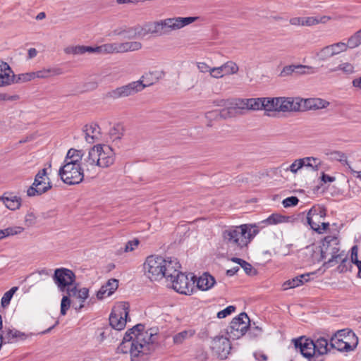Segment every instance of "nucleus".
Instances as JSON below:
<instances>
[{"label":"nucleus","mask_w":361,"mask_h":361,"mask_svg":"<svg viewBox=\"0 0 361 361\" xmlns=\"http://www.w3.org/2000/svg\"><path fill=\"white\" fill-rule=\"evenodd\" d=\"M257 233L255 226L243 224L227 228L223 231L221 237L228 249L237 252L246 247Z\"/></svg>","instance_id":"obj_4"},{"label":"nucleus","mask_w":361,"mask_h":361,"mask_svg":"<svg viewBox=\"0 0 361 361\" xmlns=\"http://www.w3.org/2000/svg\"><path fill=\"white\" fill-rule=\"evenodd\" d=\"M153 334L145 331L144 325L139 324L126 331L118 350L127 353L129 349L131 361H147L154 350Z\"/></svg>","instance_id":"obj_1"},{"label":"nucleus","mask_w":361,"mask_h":361,"mask_svg":"<svg viewBox=\"0 0 361 361\" xmlns=\"http://www.w3.org/2000/svg\"><path fill=\"white\" fill-rule=\"evenodd\" d=\"M286 217L279 214H272L263 222L269 225L277 224L279 223L284 222Z\"/></svg>","instance_id":"obj_45"},{"label":"nucleus","mask_w":361,"mask_h":361,"mask_svg":"<svg viewBox=\"0 0 361 361\" xmlns=\"http://www.w3.org/2000/svg\"><path fill=\"white\" fill-rule=\"evenodd\" d=\"M348 44L350 49L356 48L361 44V29L348 38Z\"/></svg>","instance_id":"obj_39"},{"label":"nucleus","mask_w":361,"mask_h":361,"mask_svg":"<svg viewBox=\"0 0 361 361\" xmlns=\"http://www.w3.org/2000/svg\"><path fill=\"white\" fill-rule=\"evenodd\" d=\"M24 228L21 226H12L4 229L6 237L13 236L21 233Z\"/></svg>","instance_id":"obj_48"},{"label":"nucleus","mask_w":361,"mask_h":361,"mask_svg":"<svg viewBox=\"0 0 361 361\" xmlns=\"http://www.w3.org/2000/svg\"><path fill=\"white\" fill-rule=\"evenodd\" d=\"M237 107L240 110H259L262 109L263 102L262 98H251V99H237Z\"/></svg>","instance_id":"obj_22"},{"label":"nucleus","mask_w":361,"mask_h":361,"mask_svg":"<svg viewBox=\"0 0 361 361\" xmlns=\"http://www.w3.org/2000/svg\"><path fill=\"white\" fill-rule=\"evenodd\" d=\"M357 253H358V248L357 245H354L351 248V259L350 260L352 262V264L357 265L359 264V262H361V260H358L357 258Z\"/></svg>","instance_id":"obj_55"},{"label":"nucleus","mask_w":361,"mask_h":361,"mask_svg":"<svg viewBox=\"0 0 361 361\" xmlns=\"http://www.w3.org/2000/svg\"><path fill=\"white\" fill-rule=\"evenodd\" d=\"M197 66L198 70L201 73H209L210 76L212 78H214V74H213L214 73L212 72V68H211L206 63H204V62H198L197 63Z\"/></svg>","instance_id":"obj_50"},{"label":"nucleus","mask_w":361,"mask_h":361,"mask_svg":"<svg viewBox=\"0 0 361 361\" xmlns=\"http://www.w3.org/2000/svg\"><path fill=\"white\" fill-rule=\"evenodd\" d=\"M235 310V307L233 305L228 306L224 310L219 311L217 313V317L219 319H223L226 317L228 315L231 314Z\"/></svg>","instance_id":"obj_52"},{"label":"nucleus","mask_w":361,"mask_h":361,"mask_svg":"<svg viewBox=\"0 0 361 361\" xmlns=\"http://www.w3.org/2000/svg\"><path fill=\"white\" fill-rule=\"evenodd\" d=\"M85 154L82 150H78L74 148L68 149L66 156L65 157L63 164H74V165H82V161Z\"/></svg>","instance_id":"obj_27"},{"label":"nucleus","mask_w":361,"mask_h":361,"mask_svg":"<svg viewBox=\"0 0 361 361\" xmlns=\"http://www.w3.org/2000/svg\"><path fill=\"white\" fill-rule=\"evenodd\" d=\"M338 71L350 74L354 72V66L350 63H343L337 66L329 68L330 72H336Z\"/></svg>","instance_id":"obj_40"},{"label":"nucleus","mask_w":361,"mask_h":361,"mask_svg":"<svg viewBox=\"0 0 361 361\" xmlns=\"http://www.w3.org/2000/svg\"><path fill=\"white\" fill-rule=\"evenodd\" d=\"M195 331L192 329H186L175 334L173 337V343L176 345L183 343L185 340L192 337Z\"/></svg>","instance_id":"obj_34"},{"label":"nucleus","mask_w":361,"mask_h":361,"mask_svg":"<svg viewBox=\"0 0 361 361\" xmlns=\"http://www.w3.org/2000/svg\"><path fill=\"white\" fill-rule=\"evenodd\" d=\"M295 348L299 349L303 357L310 359L314 355H323L329 351L328 341L320 337L316 341L301 336L293 339Z\"/></svg>","instance_id":"obj_6"},{"label":"nucleus","mask_w":361,"mask_h":361,"mask_svg":"<svg viewBox=\"0 0 361 361\" xmlns=\"http://www.w3.org/2000/svg\"><path fill=\"white\" fill-rule=\"evenodd\" d=\"M0 200L11 210L18 209L21 205V198L12 194H10L9 196L3 195L0 197Z\"/></svg>","instance_id":"obj_31"},{"label":"nucleus","mask_w":361,"mask_h":361,"mask_svg":"<svg viewBox=\"0 0 361 361\" xmlns=\"http://www.w3.org/2000/svg\"><path fill=\"white\" fill-rule=\"evenodd\" d=\"M3 343H14L18 340H24L26 336L24 333H22L16 329H7L3 331V334H1Z\"/></svg>","instance_id":"obj_29"},{"label":"nucleus","mask_w":361,"mask_h":361,"mask_svg":"<svg viewBox=\"0 0 361 361\" xmlns=\"http://www.w3.org/2000/svg\"><path fill=\"white\" fill-rule=\"evenodd\" d=\"M303 67H305L306 68L297 69L296 73H298V74H313V73H316V70L313 67L308 66H303Z\"/></svg>","instance_id":"obj_58"},{"label":"nucleus","mask_w":361,"mask_h":361,"mask_svg":"<svg viewBox=\"0 0 361 361\" xmlns=\"http://www.w3.org/2000/svg\"><path fill=\"white\" fill-rule=\"evenodd\" d=\"M51 187L47 169H42L36 174L32 185L27 190V195L29 197L40 195L47 192Z\"/></svg>","instance_id":"obj_14"},{"label":"nucleus","mask_w":361,"mask_h":361,"mask_svg":"<svg viewBox=\"0 0 361 361\" xmlns=\"http://www.w3.org/2000/svg\"><path fill=\"white\" fill-rule=\"evenodd\" d=\"M329 46L331 47L334 56L337 55L341 52L345 51L348 49V48H349L348 42L344 43L342 42L334 43Z\"/></svg>","instance_id":"obj_43"},{"label":"nucleus","mask_w":361,"mask_h":361,"mask_svg":"<svg viewBox=\"0 0 361 361\" xmlns=\"http://www.w3.org/2000/svg\"><path fill=\"white\" fill-rule=\"evenodd\" d=\"M238 99H221L215 101V105L218 106L224 107L219 111H212L206 113L207 118H215L220 117L221 118H228L235 116L236 114L240 113V109L237 107Z\"/></svg>","instance_id":"obj_11"},{"label":"nucleus","mask_w":361,"mask_h":361,"mask_svg":"<svg viewBox=\"0 0 361 361\" xmlns=\"http://www.w3.org/2000/svg\"><path fill=\"white\" fill-rule=\"evenodd\" d=\"M114 152L106 145H96L91 147L87 156L84 158L86 177L94 178L99 173V168H107L114 162Z\"/></svg>","instance_id":"obj_3"},{"label":"nucleus","mask_w":361,"mask_h":361,"mask_svg":"<svg viewBox=\"0 0 361 361\" xmlns=\"http://www.w3.org/2000/svg\"><path fill=\"white\" fill-rule=\"evenodd\" d=\"M152 74V73H149V74H146V75H142L141 79L139 80L131 82L126 85H123L109 91L106 93V97L112 99H117L134 95L143 90L145 87L153 85V82L144 83L145 79L147 78L148 75H151Z\"/></svg>","instance_id":"obj_8"},{"label":"nucleus","mask_w":361,"mask_h":361,"mask_svg":"<svg viewBox=\"0 0 361 361\" xmlns=\"http://www.w3.org/2000/svg\"><path fill=\"white\" fill-rule=\"evenodd\" d=\"M302 68H306L303 67V65L287 66L283 68V71H281V75L283 76L289 75L292 74L293 73H296L297 69H302Z\"/></svg>","instance_id":"obj_49"},{"label":"nucleus","mask_w":361,"mask_h":361,"mask_svg":"<svg viewBox=\"0 0 361 361\" xmlns=\"http://www.w3.org/2000/svg\"><path fill=\"white\" fill-rule=\"evenodd\" d=\"M339 240L335 235H327L322 240L321 245V259H326L329 256L328 261L324 264L328 267H333L338 264V259L341 258L344 253L343 252H339Z\"/></svg>","instance_id":"obj_7"},{"label":"nucleus","mask_w":361,"mask_h":361,"mask_svg":"<svg viewBox=\"0 0 361 361\" xmlns=\"http://www.w3.org/2000/svg\"><path fill=\"white\" fill-rule=\"evenodd\" d=\"M59 176L61 180L68 185L81 183L86 176L84 160L82 161V165L63 164L59 170Z\"/></svg>","instance_id":"obj_10"},{"label":"nucleus","mask_w":361,"mask_h":361,"mask_svg":"<svg viewBox=\"0 0 361 361\" xmlns=\"http://www.w3.org/2000/svg\"><path fill=\"white\" fill-rule=\"evenodd\" d=\"M302 285V281H300L299 276L286 281L283 284V287L284 290L289 288H293Z\"/></svg>","instance_id":"obj_47"},{"label":"nucleus","mask_w":361,"mask_h":361,"mask_svg":"<svg viewBox=\"0 0 361 361\" xmlns=\"http://www.w3.org/2000/svg\"><path fill=\"white\" fill-rule=\"evenodd\" d=\"M17 286L12 287L9 290L6 291L1 298V305L6 307L10 304L11 300L13 298L14 293L18 290Z\"/></svg>","instance_id":"obj_44"},{"label":"nucleus","mask_w":361,"mask_h":361,"mask_svg":"<svg viewBox=\"0 0 361 361\" xmlns=\"http://www.w3.org/2000/svg\"><path fill=\"white\" fill-rule=\"evenodd\" d=\"M64 51L68 54L80 55L86 52L97 54L118 53V42L104 44L92 47L89 46H71L65 48Z\"/></svg>","instance_id":"obj_12"},{"label":"nucleus","mask_w":361,"mask_h":361,"mask_svg":"<svg viewBox=\"0 0 361 361\" xmlns=\"http://www.w3.org/2000/svg\"><path fill=\"white\" fill-rule=\"evenodd\" d=\"M316 55L319 61H326L334 56L329 45L323 47L316 54Z\"/></svg>","instance_id":"obj_41"},{"label":"nucleus","mask_w":361,"mask_h":361,"mask_svg":"<svg viewBox=\"0 0 361 361\" xmlns=\"http://www.w3.org/2000/svg\"><path fill=\"white\" fill-rule=\"evenodd\" d=\"M215 279L209 273L205 272L197 281V286L202 290H207L215 284Z\"/></svg>","instance_id":"obj_30"},{"label":"nucleus","mask_w":361,"mask_h":361,"mask_svg":"<svg viewBox=\"0 0 361 361\" xmlns=\"http://www.w3.org/2000/svg\"><path fill=\"white\" fill-rule=\"evenodd\" d=\"M142 46L141 42L137 41L118 42V53L138 51Z\"/></svg>","instance_id":"obj_32"},{"label":"nucleus","mask_w":361,"mask_h":361,"mask_svg":"<svg viewBox=\"0 0 361 361\" xmlns=\"http://www.w3.org/2000/svg\"><path fill=\"white\" fill-rule=\"evenodd\" d=\"M180 268L176 267V271L172 276H169V279L166 280L172 283V288L176 292L190 295L192 293V283L189 281L188 276L179 271Z\"/></svg>","instance_id":"obj_18"},{"label":"nucleus","mask_w":361,"mask_h":361,"mask_svg":"<svg viewBox=\"0 0 361 361\" xmlns=\"http://www.w3.org/2000/svg\"><path fill=\"white\" fill-rule=\"evenodd\" d=\"M301 102L302 98L300 97H280L279 111H302Z\"/></svg>","instance_id":"obj_20"},{"label":"nucleus","mask_w":361,"mask_h":361,"mask_svg":"<svg viewBox=\"0 0 361 361\" xmlns=\"http://www.w3.org/2000/svg\"><path fill=\"white\" fill-rule=\"evenodd\" d=\"M290 23L293 25L304 26L303 17H295L290 19Z\"/></svg>","instance_id":"obj_59"},{"label":"nucleus","mask_w":361,"mask_h":361,"mask_svg":"<svg viewBox=\"0 0 361 361\" xmlns=\"http://www.w3.org/2000/svg\"><path fill=\"white\" fill-rule=\"evenodd\" d=\"M53 280L60 291H67L68 288H72L75 281V275L71 269L59 268L54 271Z\"/></svg>","instance_id":"obj_17"},{"label":"nucleus","mask_w":361,"mask_h":361,"mask_svg":"<svg viewBox=\"0 0 361 361\" xmlns=\"http://www.w3.org/2000/svg\"><path fill=\"white\" fill-rule=\"evenodd\" d=\"M326 216V211L324 209L319 207H312L307 214V223L310 226L311 228L319 234L323 233L329 227V223L322 222V225L314 222V219L318 222H320L322 219Z\"/></svg>","instance_id":"obj_16"},{"label":"nucleus","mask_w":361,"mask_h":361,"mask_svg":"<svg viewBox=\"0 0 361 361\" xmlns=\"http://www.w3.org/2000/svg\"><path fill=\"white\" fill-rule=\"evenodd\" d=\"M238 66L233 61H229L219 67H213L214 78H221L224 75H233L238 73Z\"/></svg>","instance_id":"obj_21"},{"label":"nucleus","mask_w":361,"mask_h":361,"mask_svg":"<svg viewBox=\"0 0 361 361\" xmlns=\"http://www.w3.org/2000/svg\"><path fill=\"white\" fill-rule=\"evenodd\" d=\"M68 294L63 295L61 302V314L66 315L67 310L70 308L71 300Z\"/></svg>","instance_id":"obj_46"},{"label":"nucleus","mask_w":361,"mask_h":361,"mask_svg":"<svg viewBox=\"0 0 361 361\" xmlns=\"http://www.w3.org/2000/svg\"><path fill=\"white\" fill-rule=\"evenodd\" d=\"M118 287V281L114 279H109L104 285H103L97 292V298L98 300L110 296Z\"/></svg>","instance_id":"obj_24"},{"label":"nucleus","mask_w":361,"mask_h":361,"mask_svg":"<svg viewBox=\"0 0 361 361\" xmlns=\"http://www.w3.org/2000/svg\"><path fill=\"white\" fill-rule=\"evenodd\" d=\"M139 240L137 239H134L133 240L128 241L124 247V252H128L133 251L139 245Z\"/></svg>","instance_id":"obj_53"},{"label":"nucleus","mask_w":361,"mask_h":361,"mask_svg":"<svg viewBox=\"0 0 361 361\" xmlns=\"http://www.w3.org/2000/svg\"><path fill=\"white\" fill-rule=\"evenodd\" d=\"M13 71L9 65L0 61V87H4L12 84Z\"/></svg>","instance_id":"obj_26"},{"label":"nucleus","mask_w":361,"mask_h":361,"mask_svg":"<svg viewBox=\"0 0 361 361\" xmlns=\"http://www.w3.org/2000/svg\"><path fill=\"white\" fill-rule=\"evenodd\" d=\"M299 200L295 196L288 197L283 200V205L285 208L293 207L298 204Z\"/></svg>","instance_id":"obj_51"},{"label":"nucleus","mask_w":361,"mask_h":361,"mask_svg":"<svg viewBox=\"0 0 361 361\" xmlns=\"http://www.w3.org/2000/svg\"><path fill=\"white\" fill-rule=\"evenodd\" d=\"M311 274H312L307 273V274L299 275V278H300V281H302V285L305 282H307V281H310V276Z\"/></svg>","instance_id":"obj_62"},{"label":"nucleus","mask_w":361,"mask_h":361,"mask_svg":"<svg viewBox=\"0 0 361 361\" xmlns=\"http://www.w3.org/2000/svg\"><path fill=\"white\" fill-rule=\"evenodd\" d=\"M240 267L248 275H255L256 274V271L253 269L252 266L245 260L242 261Z\"/></svg>","instance_id":"obj_54"},{"label":"nucleus","mask_w":361,"mask_h":361,"mask_svg":"<svg viewBox=\"0 0 361 361\" xmlns=\"http://www.w3.org/2000/svg\"><path fill=\"white\" fill-rule=\"evenodd\" d=\"M340 262V264L337 267V271L339 273H344L348 271L352 270L353 265L352 264V262H350L347 256L345 255L341 257L338 259V263Z\"/></svg>","instance_id":"obj_36"},{"label":"nucleus","mask_w":361,"mask_h":361,"mask_svg":"<svg viewBox=\"0 0 361 361\" xmlns=\"http://www.w3.org/2000/svg\"><path fill=\"white\" fill-rule=\"evenodd\" d=\"M85 140L88 143H93L99 140L100 135V128L97 123L85 125L83 128Z\"/></svg>","instance_id":"obj_28"},{"label":"nucleus","mask_w":361,"mask_h":361,"mask_svg":"<svg viewBox=\"0 0 361 361\" xmlns=\"http://www.w3.org/2000/svg\"><path fill=\"white\" fill-rule=\"evenodd\" d=\"M67 294H68L69 296L76 297L80 300V304L75 307L76 311H80L85 306L83 302L89 296V290L87 288L78 289L76 286H74L67 289Z\"/></svg>","instance_id":"obj_25"},{"label":"nucleus","mask_w":361,"mask_h":361,"mask_svg":"<svg viewBox=\"0 0 361 361\" xmlns=\"http://www.w3.org/2000/svg\"><path fill=\"white\" fill-rule=\"evenodd\" d=\"M302 111L310 109H319L326 108L329 102L320 98H302Z\"/></svg>","instance_id":"obj_23"},{"label":"nucleus","mask_w":361,"mask_h":361,"mask_svg":"<svg viewBox=\"0 0 361 361\" xmlns=\"http://www.w3.org/2000/svg\"><path fill=\"white\" fill-rule=\"evenodd\" d=\"M330 20H331V18L330 16H321V17H318V21H319V23H326L328 21H329Z\"/></svg>","instance_id":"obj_64"},{"label":"nucleus","mask_w":361,"mask_h":361,"mask_svg":"<svg viewBox=\"0 0 361 361\" xmlns=\"http://www.w3.org/2000/svg\"><path fill=\"white\" fill-rule=\"evenodd\" d=\"M303 158L295 159L288 168L285 170L286 171H289L291 173L295 174L298 171L301 169L305 166Z\"/></svg>","instance_id":"obj_42"},{"label":"nucleus","mask_w":361,"mask_h":361,"mask_svg":"<svg viewBox=\"0 0 361 361\" xmlns=\"http://www.w3.org/2000/svg\"><path fill=\"white\" fill-rule=\"evenodd\" d=\"M35 78H47L51 75H60L61 71L60 68H44L42 70L33 72Z\"/></svg>","instance_id":"obj_35"},{"label":"nucleus","mask_w":361,"mask_h":361,"mask_svg":"<svg viewBox=\"0 0 361 361\" xmlns=\"http://www.w3.org/2000/svg\"><path fill=\"white\" fill-rule=\"evenodd\" d=\"M304 26H312L319 24L318 17H303Z\"/></svg>","instance_id":"obj_57"},{"label":"nucleus","mask_w":361,"mask_h":361,"mask_svg":"<svg viewBox=\"0 0 361 361\" xmlns=\"http://www.w3.org/2000/svg\"><path fill=\"white\" fill-rule=\"evenodd\" d=\"M250 325V319L246 313L242 312L232 319L226 329V333L232 339H238L243 336Z\"/></svg>","instance_id":"obj_15"},{"label":"nucleus","mask_w":361,"mask_h":361,"mask_svg":"<svg viewBox=\"0 0 361 361\" xmlns=\"http://www.w3.org/2000/svg\"><path fill=\"white\" fill-rule=\"evenodd\" d=\"M129 312V304L126 302L117 303L112 309L109 316L111 326L118 331L123 329L126 325Z\"/></svg>","instance_id":"obj_13"},{"label":"nucleus","mask_w":361,"mask_h":361,"mask_svg":"<svg viewBox=\"0 0 361 361\" xmlns=\"http://www.w3.org/2000/svg\"><path fill=\"white\" fill-rule=\"evenodd\" d=\"M305 167L311 168L313 171H317L321 166L322 161L317 157H307L303 158Z\"/></svg>","instance_id":"obj_37"},{"label":"nucleus","mask_w":361,"mask_h":361,"mask_svg":"<svg viewBox=\"0 0 361 361\" xmlns=\"http://www.w3.org/2000/svg\"><path fill=\"white\" fill-rule=\"evenodd\" d=\"M353 86L361 90V76L358 78H355L352 81Z\"/></svg>","instance_id":"obj_63"},{"label":"nucleus","mask_w":361,"mask_h":361,"mask_svg":"<svg viewBox=\"0 0 361 361\" xmlns=\"http://www.w3.org/2000/svg\"><path fill=\"white\" fill-rule=\"evenodd\" d=\"M211 348L219 359L225 360L231 352V343L228 338L217 336L213 338Z\"/></svg>","instance_id":"obj_19"},{"label":"nucleus","mask_w":361,"mask_h":361,"mask_svg":"<svg viewBox=\"0 0 361 361\" xmlns=\"http://www.w3.org/2000/svg\"><path fill=\"white\" fill-rule=\"evenodd\" d=\"M357 343L358 339L355 334L348 329L338 331L330 341V346L341 352L353 350Z\"/></svg>","instance_id":"obj_9"},{"label":"nucleus","mask_w":361,"mask_h":361,"mask_svg":"<svg viewBox=\"0 0 361 361\" xmlns=\"http://www.w3.org/2000/svg\"><path fill=\"white\" fill-rule=\"evenodd\" d=\"M33 72L25 73L16 75H12V83H20L30 81L34 79Z\"/></svg>","instance_id":"obj_38"},{"label":"nucleus","mask_w":361,"mask_h":361,"mask_svg":"<svg viewBox=\"0 0 361 361\" xmlns=\"http://www.w3.org/2000/svg\"><path fill=\"white\" fill-rule=\"evenodd\" d=\"M96 334H97V341L99 343L103 342L106 338L105 331L104 330H102V329H98L97 331L96 332Z\"/></svg>","instance_id":"obj_60"},{"label":"nucleus","mask_w":361,"mask_h":361,"mask_svg":"<svg viewBox=\"0 0 361 361\" xmlns=\"http://www.w3.org/2000/svg\"><path fill=\"white\" fill-rule=\"evenodd\" d=\"M176 267H180L177 259H166L161 256H149L144 263L145 274L151 281H159L164 277L169 279L176 271Z\"/></svg>","instance_id":"obj_5"},{"label":"nucleus","mask_w":361,"mask_h":361,"mask_svg":"<svg viewBox=\"0 0 361 361\" xmlns=\"http://www.w3.org/2000/svg\"><path fill=\"white\" fill-rule=\"evenodd\" d=\"M197 19V17H176L135 26L128 30L129 37H145L151 33L158 36L179 30Z\"/></svg>","instance_id":"obj_2"},{"label":"nucleus","mask_w":361,"mask_h":361,"mask_svg":"<svg viewBox=\"0 0 361 361\" xmlns=\"http://www.w3.org/2000/svg\"><path fill=\"white\" fill-rule=\"evenodd\" d=\"M321 179L324 183H327V182L331 183V182H334L336 178L333 176H330L324 173H322Z\"/></svg>","instance_id":"obj_61"},{"label":"nucleus","mask_w":361,"mask_h":361,"mask_svg":"<svg viewBox=\"0 0 361 361\" xmlns=\"http://www.w3.org/2000/svg\"><path fill=\"white\" fill-rule=\"evenodd\" d=\"M262 102L264 103L262 109L266 111H279L280 97H263Z\"/></svg>","instance_id":"obj_33"},{"label":"nucleus","mask_w":361,"mask_h":361,"mask_svg":"<svg viewBox=\"0 0 361 361\" xmlns=\"http://www.w3.org/2000/svg\"><path fill=\"white\" fill-rule=\"evenodd\" d=\"M36 219V216L32 212H29L25 216V223L27 226H32L35 224Z\"/></svg>","instance_id":"obj_56"}]
</instances>
